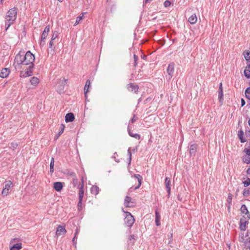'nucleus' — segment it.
Instances as JSON below:
<instances>
[{
    "label": "nucleus",
    "mask_w": 250,
    "mask_h": 250,
    "mask_svg": "<svg viewBox=\"0 0 250 250\" xmlns=\"http://www.w3.org/2000/svg\"><path fill=\"white\" fill-rule=\"evenodd\" d=\"M35 56L30 51H27L22 55L20 53L16 55L14 59V65H25L34 66Z\"/></svg>",
    "instance_id": "nucleus-1"
},
{
    "label": "nucleus",
    "mask_w": 250,
    "mask_h": 250,
    "mask_svg": "<svg viewBox=\"0 0 250 250\" xmlns=\"http://www.w3.org/2000/svg\"><path fill=\"white\" fill-rule=\"evenodd\" d=\"M14 66L16 69H20V76L21 78H26L33 74L34 66L25 65H14Z\"/></svg>",
    "instance_id": "nucleus-2"
},
{
    "label": "nucleus",
    "mask_w": 250,
    "mask_h": 250,
    "mask_svg": "<svg viewBox=\"0 0 250 250\" xmlns=\"http://www.w3.org/2000/svg\"><path fill=\"white\" fill-rule=\"evenodd\" d=\"M17 18V9L15 8L10 9L7 13L6 16V23L7 30L11 24H13Z\"/></svg>",
    "instance_id": "nucleus-3"
},
{
    "label": "nucleus",
    "mask_w": 250,
    "mask_h": 250,
    "mask_svg": "<svg viewBox=\"0 0 250 250\" xmlns=\"http://www.w3.org/2000/svg\"><path fill=\"white\" fill-rule=\"evenodd\" d=\"M142 177L139 174H134L132 177L131 181L130 188L131 190H135L140 188L142 184Z\"/></svg>",
    "instance_id": "nucleus-4"
},
{
    "label": "nucleus",
    "mask_w": 250,
    "mask_h": 250,
    "mask_svg": "<svg viewBox=\"0 0 250 250\" xmlns=\"http://www.w3.org/2000/svg\"><path fill=\"white\" fill-rule=\"evenodd\" d=\"M125 213L124 219L125 224L126 226L131 228L134 223L135 219L130 212H125Z\"/></svg>",
    "instance_id": "nucleus-5"
},
{
    "label": "nucleus",
    "mask_w": 250,
    "mask_h": 250,
    "mask_svg": "<svg viewBox=\"0 0 250 250\" xmlns=\"http://www.w3.org/2000/svg\"><path fill=\"white\" fill-rule=\"evenodd\" d=\"M239 240L240 242L244 243L246 247H249L250 244V231L248 232L246 235L244 233H241L239 236Z\"/></svg>",
    "instance_id": "nucleus-6"
},
{
    "label": "nucleus",
    "mask_w": 250,
    "mask_h": 250,
    "mask_svg": "<svg viewBox=\"0 0 250 250\" xmlns=\"http://www.w3.org/2000/svg\"><path fill=\"white\" fill-rule=\"evenodd\" d=\"M13 186V183L11 181H6L4 183V186L2 190L1 194L4 196H7Z\"/></svg>",
    "instance_id": "nucleus-7"
},
{
    "label": "nucleus",
    "mask_w": 250,
    "mask_h": 250,
    "mask_svg": "<svg viewBox=\"0 0 250 250\" xmlns=\"http://www.w3.org/2000/svg\"><path fill=\"white\" fill-rule=\"evenodd\" d=\"M250 218V215H248L247 216L243 215V217L240 219L239 228L241 230L245 231L246 229V227L248 224Z\"/></svg>",
    "instance_id": "nucleus-8"
},
{
    "label": "nucleus",
    "mask_w": 250,
    "mask_h": 250,
    "mask_svg": "<svg viewBox=\"0 0 250 250\" xmlns=\"http://www.w3.org/2000/svg\"><path fill=\"white\" fill-rule=\"evenodd\" d=\"M135 202L134 199H132L129 196H126L125 199L124 205L127 208L133 207H134Z\"/></svg>",
    "instance_id": "nucleus-9"
},
{
    "label": "nucleus",
    "mask_w": 250,
    "mask_h": 250,
    "mask_svg": "<svg viewBox=\"0 0 250 250\" xmlns=\"http://www.w3.org/2000/svg\"><path fill=\"white\" fill-rule=\"evenodd\" d=\"M126 88L129 92H133L134 93H137L139 89L138 85L134 83L128 84Z\"/></svg>",
    "instance_id": "nucleus-10"
},
{
    "label": "nucleus",
    "mask_w": 250,
    "mask_h": 250,
    "mask_svg": "<svg viewBox=\"0 0 250 250\" xmlns=\"http://www.w3.org/2000/svg\"><path fill=\"white\" fill-rule=\"evenodd\" d=\"M50 31V27L49 26H47L45 27V28L44 29V31L41 37V44L43 45V42H44V40L46 39V37H47L48 33Z\"/></svg>",
    "instance_id": "nucleus-11"
},
{
    "label": "nucleus",
    "mask_w": 250,
    "mask_h": 250,
    "mask_svg": "<svg viewBox=\"0 0 250 250\" xmlns=\"http://www.w3.org/2000/svg\"><path fill=\"white\" fill-rule=\"evenodd\" d=\"M66 233V230L64 226L59 225L56 229V234L58 236L64 235Z\"/></svg>",
    "instance_id": "nucleus-12"
},
{
    "label": "nucleus",
    "mask_w": 250,
    "mask_h": 250,
    "mask_svg": "<svg viewBox=\"0 0 250 250\" xmlns=\"http://www.w3.org/2000/svg\"><path fill=\"white\" fill-rule=\"evenodd\" d=\"M10 71L7 68H3L0 72V77L2 78H6L10 74Z\"/></svg>",
    "instance_id": "nucleus-13"
},
{
    "label": "nucleus",
    "mask_w": 250,
    "mask_h": 250,
    "mask_svg": "<svg viewBox=\"0 0 250 250\" xmlns=\"http://www.w3.org/2000/svg\"><path fill=\"white\" fill-rule=\"evenodd\" d=\"M53 188L57 191H60L63 188V183L60 182H56L53 184Z\"/></svg>",
    "instance_id": "nucleus-14"
},
{
    "label": "nucleus",
    "mask_w": 250,
    "mask_h": 250,
    "mask_svg": "<svg viewBox=\"0 0 250 250\" xmlns=\"http://www.w3.org/2000/svg\"><path fill=\"white\" fill-rule=\"evenodd\" d=\"M218 100L220 102H222L223 100V92L222 83H220L218 90Z\"/></svg>",
    "instance_id": "nucleus-15"
},
{
    "label": "nucleus",
    "mask_w": 250,
    "mask_h": 250,
    "mask_svg": "<svg viewBox=\"0 0 250 250\" xmlns=\"http://www.w3.org/2000/svg\"><path fill=\"white\" fill-rule=\"evenodd\" d=\"M74 115L72 113H68L66 114L65 117V120L66 123L73 122L74 120Z\"/></svg>",
    "instance_id": "nucleus-16"
},
{
    "label": "nucleus",
    "mask_w": 250,
    "mask_h": 250,
    "mask_svg": "<svg viewBox=\"0 0 250 250\" xmlns=\"http://www.w3.org/2000/svg\"><path fill=\"white\" fill-rule=\"evenodd\" d=\"M30 82L31 85L36 86L40 83V80L37 77H33L31 78Z\"/></svg>",
    "instance_id": "nucleus-17"
},
{
    "label": "nucleus",
    "mask_w": 250,
    "mask_h": 250,
    "mask_svg": "<svg viewBox=\"0 0 250 250\" xmlns=\"http://www.w3.org/2000/svg\"><path fill=\"white\" fill-rule=\"evenodd\" d=\"M170 183H171V181H170V178H168V177H166L165 179V184L167 192L168 193H170V189H171Z\"/></svg>",
    "instance_id": "nucleus-18"
},
{
    "label": "nucleus",
    "mask_w": 250,
    "mask_h": 250,
    "mask_svg": "<svg viewBox=\"0 0 250 250\" xmlns=\"http://www.w3.org/2000/svg\"><path fill=\"white\" fill-rule=\"evenodd\" d=\"M21 248V243H17L11 246L10 248V250H20Z\"/></svg>",
    "instance_id": "nucleus-19"
},
{
    "label": "nucleus",
    "mask_w": 250,
    "mask_h": 250,
    "mask_svg": "<svg viewBox=\"0 0 250 250\" xmlns=\"http://www.w3.org/2000/svg\"><path fill=\"white\" fill-rule=\"evenodd\" d=\"M241 211L245 216H247L248 215H250L247 208L245 205H243L241 206Z\"/></svg>",
    "instance_id": "nucleus-20"
},
{
    "label": "nucleus",
    "mask_w": 250,
    "mask_h": 250,
    "mask_svg": "<svg viewBox=\"0 0 250 250\" xmlns=\"http://www.w3.org/2000/svg\"><path fill=\"white\" fill-rule=\"evenodd\" d=\"M90 84H91V83H90V80H87L86 82V83H85V86L84 87V94H85V97L86 98L87 97V94L88 92V89L90 87Z\"/></svg>",
    "instance_id": "nucleus-21"
},
{
    "label": "nucleus",
    "mask_w": 250,
    "mask_h": 250,
    "mask_svg": "<svg viewBox=\"0 0 250 250\" xmlns=\"http://www.w3.org/2000/svg\"><path fill=\"white\" fill-rule=\"evenodd\" d=\"M84 195V190L83 184L81 185L79 191V200H83Z\"/></svg>",
    "instance_id": "nucleus-22"
},
{
    "label": "nucleus",
    "mask_w": 250,
    "mask_h": 250,
    "mask_svg": "<svg viewBox=\"0 0 250 250\" xmlns=\"http://www.w3.org/2000/svg\"><path fill=\"white\" fill-rule=\"evenodd\" d=\"M90 191L92 194L97 195L99 192V188L97 186H92L91 188Z\"/></svg>",
    "instance_id": "nucleus-23"
},
{
    "label": "nucleus",
    "mask_w": 250,
    "mask_h": 250,
    "mask_svg": "<svg viewBox=\"0 0 250 250\" xmlns=\"http://www.w3.org/2000/svg\"><path fill=\"white\" fill-rule=\"evenodd\" d=\"M188 21L191 24H194L197 21V18L196 17V15L194 14H192L189 18H188Z\"/></svg>",
    "instance_id": "nucleus-24"
},
{
    "label": "nucleus",
    "mask_w": 250,
    "mask_h": 250,
    "mask_svg": "<svg viewBox=\"0 0 250 250\" xmlns=\"http://www.w3.org/2000/svg\"><path fill=\"white\" fill-rule=\"evenodd\" d=\"M160 219H161V216L160 213L157 211H155V223L156 225L157 226H159L160 225Z\"/></svg>",
    "instance_id": "nucleus-25"
},
{
    "label": "nucleus",
    "mask_w": 250,
    "mask_h": 250,
    "mask_svg": "<svg viewBox=\"0 0 250 250\" xmlns=\"http://www.w3.org/2000/svg\"><path fill=\"white\" fill-rule=\"evenodd\" d=\"M174 64L173 63H170L168 65L167 69V71L168 73L171 75L173 72H174Z\"/></svg>",
    "instance_id": "nucleus-26"
},
{
    "label": "nucleus",
    "mask_w": 250,
    "mask_h": 250,
    "mask_svg": "<svg viewBox=\"0 0 250 250\" xmlns=\"http://www.w3.org/2000/svg\"><path fill=\"white\" fill-rule=\"evenodd\" d=\"M128 132L130 136L137 140H139L140 139L141 136L140 134L138 133H133L129 129H128Z\"/></svg>",
    "instance_id": "nucleus-27"
},
{
    "label": "nucleus",
    "mask_w": 250,
    "mask_h": 250,
    "mask_svg": "<svg viewBox=\"0 0 250 250\" xmlns=\"http://www.w3.org/2000/svg\"><path fill=\"white\" fill-rule=\"evenodd\" d=\"M244 75L247 78H250V64L247 65L244 70Z\"/></svg>",
    "instance_id": "nucleus-28"
},
{
    "label": "nucleus",
    "mask_w": 250,
    "mask_h": 250,
    "mask_svg": "<svg viewBox=\"0 0 250 250\" xmlns=\"http://www.w3.org/2000/svg\"><path fill=\"white\" fill-rule=\"evenodd\" d=\"M197 149V146L196 145H192L190 146L189 153L191 155H194Z\"/></svg>",
    "instance_id": "nucleus-29"
},
{
    "label": "nucleus",
    "mask_w": 250,
    "mask_h": 250,
    "mask_svg": "<svg viewBox=\"0 0 250 250\" xmlns=\"http://www.w3.org/2000/svg\"><path fill=\"white\" fill-rule=\"evenodd\" d=\"M242 161L244 163L250 164V155H244L242 157Z\"/></svg>",
    "instance_id": "nucleus-30"
},
{
    "label": "nucleus",
    "mask_w": 250,
    "mask_h": 250,
    "mask_svg": "<svg viewBox=\"0 0 250 250\" xmlns=\"http://www.w3.org/2000/svg\"><path fill=\"white\" fill-rule=\"evenodd\" d=\"M83 15H84V13H82L80 16H79L77 18L74 26L77 25L81 22V21L83 19Z\"/></svg>",
    "instance_id": "nucleus-31"
},
{
    "label": "nucleus",
    "mask_w": 250,
    "mask_h": 250,
    "mask_svg": "<svg viewBox=\"0 0 250 250\" xmlns=\"http://www.w3.org/2000/svg\"><path fill=\"white\" fill-rule=\"evenodd\" d=\"M54 159L53 158H51L50 167V172L52 173L54 172Z\"/></svg>",
    "instance_id": "nucleus-32"
},
{
    "label": "nucleus",
    "mask_w": 250,
    "mask_h": 250,
    "mask_svg": "<svg viewBox=\"0 0 250 250\" xmlns=\"http://www.w3.org/2000/svg\"><path fill=\"white\" fill-rule=\"evenodd\" d=\"M245 95L247 98L250 100V87L247 88L245 90Z\"/></svg>",
    "instance_id": "nucleus-33"
},
{
    "label": "nucleus",
    "mask_w": 250,
    "mask_h": 250,
    "mask_svg": "<svg viewBox=\"0 0 250 250\" xmlns=\"http://www.w3.org/2000/svg\"><path fill=\"white\" fill-rule=\"evenodd\" d=\"M243 184L245 187H247L250 185V179L247 178L245 181L243 182Z\"/></svg>",
    "instance_id": "nucleus-34"
},
{
    "label": "nucleus",
    "mask_w": 250,
    "mask_h": 250,
    "mask_svg": "<svg viewBox=\"0 0 250 250\" xmlns=\"http://www.w3.org/2000/svg\"><path fill=\"white\" fill-rule=\"evenodd\" d=\"M243 134V131H241L239 132V133L238 135H239V139H240V140L241 142L242 143H244V142H246V140H245V139H244L243 138V136H242Z\"/></svg>",
    "instance_id": "nucleus-35"
},
{
    "label": "nucleus",
    "mask_w": 250,
    "mask_h": 250,
    "mask_svg": "<svg viewBox=\"0 0 250 250\" xmlns=\"http://www.w3.org/2000/svg\"><path fill=\"white\" fill-rule=\"evenodd\" d=\"M244 57L247 61L250 60V52H246L244 53Z\"/></svg>",
    "instance_id": "nucleus-36"
},
{
    "label": "nucleus",
    "mask_w": 250,
    "mask_h": 250,
    "mask_svg": "<svg viewBox=\"0 0 250 250\" xmlns=\"http://www.w3.org/2000/svg\"><path fill=\"white\" fill-rule=\"evenodd\" d=\"M82 200H79V202L78 204V208L79 210H81L82 209Z\"/></svg>",
    "instance_id": "nucleus-37"
},
{
    "label": "nucleus",
    "mask_w": 250,
    "mask_h": 250,
    "mask_svg": "<svg viewBox=\"0 0 250 250\" xmlns=\"http://www.w3.org/2000/svg\"><path fill=\"white\" fill-rule=\"evenodd\" d=\"M133 57H134V66H136V65H137V61H138V57L135 54H134Z\"/></svg>",
    "instance_id": "nucleus-38"
},
{
    "label": "nucleus",
    "mask_w": 250,
    "mask_h": 250,
    "mask_svg": "<svg viewBox=\"0 0 250 250\" xmlns=\"http://www.w3.org/2000/svg\"><path fill=\"white\" fill-rule=\"evenodd\" d=\"M244 152L245 153V155H250V149L248 148H245L244 149Z\"/></svg>",
    "instance_id": "nucleus-39"
},
{
    "label": "nucleus",
    "mask_w": 250,
    "mask_h": 250,
    "mask_svg": "<svg viewBox=\"0 0 250 250\" xmlns=\"http://www.w3.org/2000/svg\"><path fill=\"white\" fill-rule=\"evenodd\" d=\"M164 4L165 7H167L170 5L171 2L169 0H167L164 2Z\"/></svg>",
    "instance_id": "nucleus-40"
},
{
    "label": "nucleus",
    "mask_w": 250,
    "mask_h": 250,
    "mask_svg": "<svg viewBox=\"0 0 250 250\" xmlns=\"http://www.w3.org/2000/svg\"><path fill=\"white\" fill-rule=\"evenodd\" d=\"M61 127H62V129L59 133V136L61 135L63 132L65 126L62 124V125H61Z\"/></svg>",
    "instance_id": "nucleus-41"
},
{
    "label": "nucleus",
    "mask_w": 250,
    "mask_h": 250,
    "mask_svg": "<svg viewBox=\"0 0 250 250\" xmlns=\"http://www.w3.org/2000/svg\"><path fill=\"white\" fill-rule=\"evenodd\" d=\"M20 240L18 238H14L11 240L10 244H13L16 242H19Z\"/></svg>",
    "instance_id": "nucleus-42"
},
{
    "label": "nucleus",
    "mask_w": 250,
    "mask_h": 250,
    "mask_svg": "<svg viewBox=\"0 0 250 250\" xmlns=\"http://www.w3.org/2000/svg\"><path fill=\"white\" fill-rule=\"evenodd\" d=\"M243 194L244 196H247L249 194V191L248 190L245 189L243 191Z\"/></svg>",
    "instance_id": "nucleus-43"
},
{
    "label": "nucleus",
    "mask_w": 250,
    "mask_h": 250,
    "mask_svg": "<svg viewBox=\"0 0 250 250\" xmlns=\"http://www.w3.org/2000/svg\"><path fill=\"white\" fill-rule=\"evenodd\" d=\"M78 182V180L77 178H74L73 179L72 183H73V185L75 186H76V185L77 184Z\"/></svg>",
    "instance_id": "nucleus-44"
},
{
    "label": "nucleus",
    "mask_w": 250,
    "mask_h": 250,
    "mask_svg": "<svg viewBox=\"0 0 250 250\" xmlns=\"http://www.w3.org/2000/svg\"><path fill=\"white\" fill-rule=\"evenodd\" d=\"M58 37L57 33H53V34L52 36L51 40H54L57 37Z\"/></svg>",
    "instance_id": "nucleus-45"
},
{
    "label": "nucleus",
    "mask_w": 250,
    "mask_h": 250,
    "mask_svg": "<svg viewBox=\"0 0 250 250\" xmlns=\"http://www.w3.org/2000/svg\"><path fill=\"white\" fill-rule=\"evenodd\" d=\"M241 106H243L245 104V101L244 99L242 98L241 100Z\"/></svg>",
    "instance_id": "nucleus-46"
},
{
    "label": "nucleus",
    "mask_w": 250,
    "mask_h": 250,
    "mask_svg": "<svg viewBox=\"0 0 250 250\" xmlns=\"http://www.w3.org/2000/svg\"><path fill=\"white\" fill-rule=\"evenodd\" d=\"M53 41L54 40H51L50 42V43H49V47H52L53 44H54V42H53Z\"/></svg>",
    "instance_id": "nucleus-47"
},
{
    "label": "nucleus",
    "mask_w": 250,
    "mask_h": 250,
    "mask_svg": "<svg viewBox=\"0 0 250 250\" xmlns=\"http://www.w3.org/2000/svg\"><path fill=\"white\" fill-rule=\"evenodd\" d=\"M137 120V118L135 117V116H134L132 119H131V122L132 123H134L135 122H136Z\"/></svg>",
    "instance_id": "nucleus-48"
},
{
    "label": "nucleus",
    "mask_w": 250,
    "mask_h": 250,
    "mask_svg": "<svg viewBox=\"0 0 250 250\" xmlns=\"http://www.w3.org/2000/svg\"><path fill=\"white\" fill-rule=\"evenodd\" d=\"M129 240L130 241L134 240H135L134 236V235H130V238H129Z\"/></svg>",
    "instance_id": "nucleus-49"
},
{
    "label": "nucleus",
    "mask_w": 250,
    "mask_h": 250,
    "mask_svg": "<svg viewBox=\"0 0 250 250\" xmlns=\"http://www.w3.org/2000/svg\"><path fill=\"white\" fill-rule=\"evenodd\" d=\"M128 153H129V163H130L131 161V153L130 151H128Z\"/></svg>",
    "instance_id": "nucleus-50"
},
{
    "label": "nucleus",
    "mask_w": 250,
    "mask_h": 250,
    "mask_svg": "<svg viewBox=\"0 0 250 250\" xmlns=\"http://www.w3.org/2000/svg\"><path fill=\"white\" fill-rule=\"evenodd\" d=\"M246 172L247 174L250 175V167L247 169Z\"/></svg>",
    "instance_id": "nucleus-51"
},
{
    "label": "nucleus",
    "mask_w": 250,
    "mask_h": 250,
    "mask_svg": "<svg viewBox=\"0 0 250 250\" xmlns=\"http://www.w3.org/2000/svg\"><path fill=\"white\" fill-rule=\"evenodd\" d=\"M66 83H67V80H65V79L62 80V83H63V84L64 85H65Z\"/></svg>",
    "instance_id": "nucleus-52"
},
{
    "label": "nucleus",
    "mask_w": 250,
    "mask_h": 250,
    "mask_svg": "<svg viewBox=\"0 0 250 250\" xmlns=\"http://www.w3.org/2000/svg\"><path fill=\"white\" fill-rule=\"evenodd\" d=\"M248 123H249V125L250 126V119H249Z\"/></svg>",
    "instance_id": "nucleus-53"
},
{
    "label": "nucleus",
    "mask_w": 250,
    "mask_h": 250,
    "mask_svg": "<svg viewBox=\"0 0 250 250\" xmlns=\"http://www.w3.org/2000/svg\"><path fill=\"white\" fill-rule=\"evenodd\" d=\"M60 2H62L63 0H58Z\"/></svg>",
    "instance_id": "nucleus-54"
}]
</instances>
